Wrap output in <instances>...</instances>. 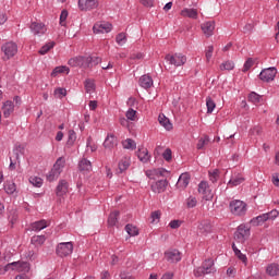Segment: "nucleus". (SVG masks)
<instances>
[{
	"mask_svg": "<svg viewBox=\"0 0 279 279\" xmlns=\"http://www.w3.org/2000/svg\"><path fill=\"white\" fill-rule=\"evenodd\" d=\"M99 62H101V58L99 57L78 56L70 59L68 64L70 66H80V69H93V66H97Z\"/></svg>",
	"mask_w": 279,
	"mask_h": 279,
	"instance_id": "nucleus-1",
	"label": "nucleus"
},
{
	"mask_svg": "<svg viewBox=\"0 0 279 279\" xmlns=\"http://www.w3.org/2000/svg\"><path fill=\"white\" fill-rule=\"evenodd\" d=\"M217 268H215V260L208 258L205 259L201 267L194 269L195 278H202V276H206L208 274H215Z\"/></svg>",
	"mask_w": 279,
	"mask_h": 279,
	"instance_id": "nucleus-2",
	"label": "nucleus"
},
{
	"mask_svg": "<svg viewBox=\"0 0 279 279\" xmlns=\"http://www.w3.org/2000/svg\"><path fill=\"white\" fill-rule=\"evenodd\" d=\"M279 213L276 209H272L269 213L259 215L253 219H251L250 223L251 226L258 227L263 226L265 221H272V219H276L278 217Z\"/></svg>",
	"mask_w": 279,
	"mask_h": 279,
	"instance_id": "nucleus-3",
	"label": "nucleus"
},
{
	"mask_svg": "<svg viewBox=\"0 0 279 279\" xmlns=\"http://www.w3.org/2000/svg\"><path fill=\"white\" fill-rule=\"evenodd\" d=\"M233 239L236 243H245L250 239V227L240 225L233 234Z\"/></svg>",
	"mask_w": 279,
	"mask_h": 279,
	"instance_id": "nucleus-4",
	"label": "nucleus"
},
{
	"mask_svg": "<svg viewBox=\"0 0 279 279\" xmlns=\"http://www.w3.org/2000/svg\"><path fill=\"white\" fill-rule=\"evenodd\" d=\"M56 254L60 258L71 256L73 254V242H61L57 245Z\"/></svg>",
	"mask_w": 279,
	"mask_h": 279,
	"instance_id": "nucleus-5",
	"label": "nucleus"
},
{
	"mask_svg": "<svg viewBox=\"0 0 279 279\" xmlns=\"http://www.w3.org/2000/svg\"><path fill=\"white\" fill-rule=\"evenodd\" d=\"M1 50L4 53L3 60H10V58H14L19 52V46L15 43L9 41L1 47Z\"/></svg>",
	"mask_w": 279,
	"mask_h": 279,
	"instance_id": "nucleus-6",
	"label": "nucleus"
},
{
	"mask_svg": "<svg viewBox=\"0 0 279 279\" xmlns=\"http://www.w3.org/2000/svg\"><path fill=\"white\" fill-rule=\"evenodd\" d=\"M165 60L173 66H184L186 64V56L182 53L167 54Z\"/></svg>",
	"mask_w": 279,
	"mask_h": 279,
	"instance_id": "nucleus-7",
	"label": "nucleus"
},
{
	"mask_svg": "<svg viewBox=\"0 0 279 279\" xmlns=\"http://www.w3.org/2000/svg\"><path fill=\"white\" fill-rule=\"evenodd\" d=\"M246 204L243 201H232L229 205L232 215H245Z\"/></svg>",
	"mask_w": 279,
	"mask_h": 279,
	"instance_id": "nucleus-8",
	"label": "nucleus"
},
{
	"mask_svg": "<svg viewBox=\"0 0 279 279\" xmlns=\"http://www.w3.org/2000/svg\"><path fill=\"white\" fill-rule=\"evenodd\" d=\"M277 74L278 70L276 68H267L259 73V80H262V82H274Z\"/></svg>",
	"mask_w": 279,
	"mask_h": 279,
	"instance_id": "nucleus-9",
	"label": "nucleus"
},
{
	"mask_svg": "<svg viewBox=\"0 0 279 279\" xmlns=\"http://www.w3.org/2000/svg\"><path fill=\"white\" fill-rule=\"evenodd\" d=\"M99 8L98 0H78V9L82 12H88L90 10H95Z\"/></svg>",
	"mask_w": 279,
	"mask_h": 279,
	"instance_id": "nucleus-10",
	"label": "nucleus"
},
{
	"mask_svg": "<svg viewBox=\"0 0 279 279\" xmlns=\"http://www.w3.org/2000/svg\"><path fill=\"white\" fill-rule=\"evenodd\" d=\"M94 34H109L112 32V24L108 22H99L93 26Z\"/></svg>",
	"mask_w": 279,
	"mask_h": 279,
	"instance_id": "nucleus-11",
	"label": "nucleus"
},
{
	"mask_svg": "<svg viewBox=\"0 0 279 279\" xmlns=\"http://www.w3.org/2000/svg\"><path fill=\"white\" fill-rule=\"evenodd\" d=\"M198 193L203 195V199H206V202L210 201L213 197V190H210V185H208L206 181H202L198 184Z\"/></svg>",
	"mask_w": 279,
	"mask_h": 279,
	"instance_id": "nucleus-12",
	"label": "nucleus"
},
{
	"mask_svg": "<svg viewBox=\"0 0 279 279\" xmlns=\"http://www.w3.org/2000/svg\"><path fill=\"white\" fill-rule=\"evenodd\" d=\"M167 186H169V181L165 180H159L156 181L150 185V189L153 193H165L167 191Z\"/></svg>",
	"mask_w": 279,
	"mask_h": 279,
	"instance_id": "nucleus-13",
	"label": "nucleus"
},
{
	"mask_svg": "<svg viewBox=\"0 0 279 279\" xmlns=\"http://www.w3.org/2000/svg\"><path fill=\"white\" fill-rule=\"evenodd\" d=\"M165 258L168 263H180L182 260V255L180 251L172 250L165 253Z\"/></svg>",
	"mask_w": 279,
	"mask_h": 279,
	"instance_id": "nucleus-14",
	"label": "nucleus"
},
{
	"mask_svg": "<svg viewBox=\"0 0 279 279\" xmlns=\"http://www.w3.org/2000/svg\"><path fill=\"white\" fill-rule=\"evenodd\" d=\"M8 267H11L12 271H14V269H16V271H24V272L29 271V263H27V262L9 263Z\"/></svg>",
	"mask_w": 279,
	"mask_h": 279,
	"instance_id": "nucleus-15",
	"label": "nucleus"
},
{
	"mask_svg": "<svg viewBox=\"0 0 279 279\" xmlns=\"http://www.w3.org/2000/svg\"><path fill=\"white\" fill-rule=\"evenodd\" d=\"M66 193H69V182L60 180L56 189V195L57 197H64Z\"/></svg>",
	"mask_w": 279,
	"mask_h": 279,
	"instance_id": "nucleus-16",
	"label": "nucleus"
},
{
	"mask_svg": "<svg viewBox=\"0 0 279 279\" xmlns=\"http://www.w3.org/2000/svg\"><path fill=\"white\" fill-rule=\"evenodd\" d=\"M191 182V174L189 172L182 173L177 182L178 189H186Z\"/></svg>",
	"mask_w": 279,
	"mask_h": 279,
	"instance_id": "nucleus-17",
	"label": "nucleus"
},
{
	"mask_svg": "<svg viewBox=\"0 0 279 279\" xmlns=\"http://www.w3.org/2000/svg\"><path fill=\"white\" fill-rule=\"evenodd\" d=\"M205 36L210 37L215 32V21H208L202 24Z\"/></svg>",
	"mask_w": 279,
	"mask_h": 279,
	"instance_id": "nucleus-18",
	"label": "nucleus"
},
{
	"mask_svg": "<svg viewBox=\"0 0 279 279\" xmlns=\"http://www.w3.org/2000/svg\"><path fill=\"white\" fill-rule=\"evenodd\" d=\"M29 28L35 36H38V34H45V32H47V28L45 27V24H43V23L33 22L31 24Z\"/></svg>",
	"mask_w": 279,
	"mask_h": 279,
	"instance_id": "nucleus-19",
	"label": "nucleus"
},
{
	"mask_svg": "<svg viewBox=\"0 0 279 279\" xmlns=\"http://www.w3.org/2000/svg\"><path fill=\"white\" fill-rule=\"evenodd\" d=\"M117 136L114 134H108L104 142V147L106 149H113V147H117Z\"/></svg>",
	"mask_w": 279,
	"mask_h": 279,
	"instance_id": "nucleus-20",
	"label": "nucleus"
},
{
	"mask_svg": "<svg viewBox=\"0 0 279 279\" xmlns=\"http://www.w3.org/2000/svg\"><path fill=\"white\" fill-rule=\"evenodd\" d=\"M3 117L8 119L12 112H14V102L7 100L2 106Z\"/></svg>",
	"mask_w": 279,
	"mask_h": 279,
	"instance_id": "nucleus-21",
	"label": "nucleus"
},
{
	"mask_svg": "<svg viewBox=\"0 0 279 279\" xmlns=\"http://www.w3.org/2000/svg\"><path fill=\"white\" fill-rule=\"evenodd\" d=\"M140 86L147 90V88H151V86H154V80L151 78V76L145 74L140 77Z\"/></svg>",
	"mask_w": 279,
	"mask_h": 279,
	"instance_id": "nucleus-22",
	"label": "nucleus"
},
{
	"mask_svg": "<svg viewBox=\"0 0 279 279\" xmlns=\"http://www.w3.org/2000/svg\"><path fill=\"white\" fill-rule=\"evenodd\" d=\"M137 158L141 162H149V158H151L149 156V150H147V148H138L137 153Z\"/></svg>",
	"mask_w": 279,
	"mask_h": 279,
	"instance_id": "nucleus-23",
	"label": "nucleus"
},
{
	"mask_svg": "<svg viewBox=\"0 0 279 279\" xmlns=\"http://www.w3.org/2000/svg\"><path fill=\"white\" fill-rule=\"evenodd\" d=\"M78 170L80 171H87L90 172L93 171V165L90 163V160L83 158L80 162H78Z\"/></svg>",
	"mask_w": 279,
	"mask_h": 279,
	"instance_id": "nucleus-24",
	"label": "nucleus"
},
{
	"mask_svg": "<svg viewBox=\"0 0 279 279\" xmlns=\"http://www.w3.org/2000/svg\"><path fill=\"white\" fill-rule=\"evenodd\" d=\"M47 226H49L47 223V220H39V221H35L31 225V228L34 232H40V230H45V228H47Z\"/></svg>",
	"mask_w": 279,
	"mask_h": 279,
	"instance_id": "nucleus-25",
	"label": "nucleus"
},
{
	"mask_svg": "<svg viewBox=\"0 0 279 279\" xmlns=\"http://www.w3.org/2000/svg\"><path fill=\"white\" fill-rule=\"evenodd\" d=\"M64 165H66V160L64 157H59L53 165L52 171H56L57 173H62V169H64Z\"/></svg>",
	"mask_w": 279,
	"mask_h": 279,
	"instance_id": "nucleus-26",
	"label": "nucleus"
},
{
	"mask_svg": "<svg viewBox=\"0 0 279 279\" xmlns=\"http://www.w3.org/2000/svg\"><path fill=\"white\" fill-rule=\"evenodd\" d=\"M213 230V226L208 221H202L198 225V231L201 234H208Z\"/></svg>",
	"mask_w": 279,
	"mask_h": 279,
	"instance_id": "nucleus-27",
	"label": "nucleus"
},
{
	"mask_svg": "<svg viewBox=\"0 0 279 279\" xmlns=\"http://www.w3.org/2000/svg\"><path fill=\"white\" fill-rule=\"evenodd\" d=\"M158 121L166 130H173V124H171V121H169V118H166L165 114H159Z\"/></svg>",
	"mask_w": 279,
	"mask_h": 279,
	"instance_id": "nucleus-28",
	"label": "nucleus"
},
{
	"mask_svg": "<svg viewBox=\"0 0 279 279\" xmlns=\"http://www.w3.org/2000/svg\"><path fill=\"white\" fill-rule=\"evenodd\" d=\"M266 274H268V276H279V265L274 263V264H269L266 268Z\"/></svg>",
	"mask_w": 279,
	"mask_h": 279,
	"instance_id": "nucleus-29",
	"label": "nucleus"
},
{
	"mask_svg": "<svg viewBox=\"0 0 279 279\" xmlns=\"http://www.w3.org/2000/svg\"><path fill=\"white\" fill-rule=\"evenodd\" d=\"M4 191L8 195H14L16 193V183L12 181H7L4 183Z\"/></svg>",
	"mask_w": 279,
	"mask_h": 279,
	"instance_id": "nucleus-30",
	"label": "nucleus"
},
{
	"mask_svg": "<svg viewBox=\"0 0 279 279\" xmlns=\"http://www.w3.org/2000/svg\"><path fill=\"white\" fill-rule=\"evenodd\" d=\"M243 182H245V178L238 174L229 180L228 186H239V184H243Z\"/></svg>",
	"mask_w": 279,
	"mask_h": 279,
	"instance_id": "nucleus-31",
	"label": "nucleus"
},
{
	"mask_svg": "<svg viewBox=\"0 0 279 279\" xmlns=\"http://www.w3.org/2000/svg\"><path fill=\"white\" fill-rule=\"evenodd\" d=\"M181 16H186L187 19H197V9H183L181 11Z\"/></svg>",
	"mask_w": 279,
	"mask_h": 279,
	"instance_id": "nucleus-32",
	"label": "nucleus"
},
{
	"mask_svg": "<svg viewBox=\"0 0 279 279\" xmlns=\"http://www.w3.org/2000/svg\"><path fill=\"white\" fill-rule=\"evenodd\" d=\"M119 215L120 213L118 210L111 213L108 218V226H110L111 228L117 226V223L119 222Z\"/></svg>",
	"mask_w": 279,
	"mask_h": 279,
	"instance_id": "nucleus-33",
	"label": "nucleus"
},
{
	"mask_svg": "<svg viewBox=\"0 0 279 279\" xmlns=\"http://www.w3.org/2000/svg\"><path fill=\"white\" fill-rule=\"evenodd\" d=\"M45 241H47L45 235H34L31 239L32 245H45Z\"/></svg>",
	"mask_w": 279,
	"mask_h": 279,
	"instance_id": "nucleus-34",
	"label": "nucleus"
},
{
	"mask_svg": "<svg viewBox=\"0 0 279 279\" xmlns=\"http://www.w3.org/2000/svg\"><path fill=\"white\" fill-rule=\"evenodd\" d=\"M118 167H119V173H123V171H128V169L130 168V159H128L126 157L122 158Z\"/></svg>",
	"mask_w": 279,
	"mask_h": 279,
	"instance_id": "nucleus-35",
	"label": "nucleus"
},
{
	"mask_svg": "<svg viewBox=\"0 0 279 279\" xmlns=\"http://www.w3.org/2000/svg\"><path fill=\"white\" fill-rule=\"evenodd\" d=\"M53 47H56V41H50V43L44 45L39 49L40 56H45L46 53H49V51H51V49H53Z\"/></svg>",
	"mask_w": 279,
	"mask_h": 279,
	"instance_id": "nucleus-36",
	"label": "nucleus"
},
{
	"mask_svg": "<svg viewBox=\"0 0 279 279\" xmlns=\"http://www.w3.org/2000/svg\"><path fill=\"white\" fill-rule=\"evenodd\" d=\"M206 107H207V114H213V111L215 110V108H217V104H215V100H213L211 97H207Z\"/></svg>",
	"mask_w": 279,
	"mask_h": 279,
	"instance_id": "nucleus-37",
	"label": "nucleus"
},
{
	"mask_svg": "<svg viewBox=\"0 0 279 279\" xmlns=\"http://www.w3.org/2000/svg\"><path fill=\"white\" fill-rule=\"evenodd\" d=\"M262 99H263V96L256 94L255 92H252L251 94H248V101H251V104H254L255 106L260 104Z\"/></svg>",
	"mask_w": 279,
	"mask_h": 279,
	"instance_id": "nucleus-38",
	"label": "nucleus"
},
{
	"mask_svg": "<svg viewBox=\"0 0 279 279\" xmlns=\"http://www.w3.org/2000/svg\"><path fill=\"white\" fill-rule=\"evenodd\" d=\"M69 66L65 65H61V66H57L53 69V71L51 72V77H56L58 74L60 73H66L69 74Z\"/></svg>",
	"mask_w": 279,
	"mask_h": 279,
	"instance_id": "nucleus-39",
	"label": "nucleus"
},
{
	"mask_svg": "<svg viewBox=\"0 0 279 279\" xmlns=\"http://www.w3.org/2000/svg\"><path fill=\"white\" fill-rule=\"evenodd\" d=\"M208 143H210V137H208V135L201 137L196 145V149H204V147H206V145H208Z\"/></svg>",
	"mask_w": 279,
	"mask_h": 279,
	"instance_id": "nucleus-40",
	"label": "nucleus"
},
{
	"mask_svg": "<svg viewBox=\"0 0 279 279\" xmlns=\"http://www.w3.org/2000/svg\"><path fill=\"white\" fill-rule=\"evenodd\" d=\"M123 148L124 149H136V142L132 138H126L124 142H122Z\"/></svg>",
	"mask_w": 279,
	"mask_h": 279,
	"instance_id": "nucleus-41",
	"label": "nucleus"
},
{
	"mask_svg": "<svg viewBox=\"0 0 279 279\" xmlns=\"http://www.w3.org/2000/svg\"><path fill=\"white\" fill-rule=\"evenodd\" d=\"M125 230L130 236H138V228L133 225H126Z\"/></svg>",
	"mask_w": 279,
	"mask_h": 279,
	"instance_id": "nucleus-42",
	"label": "nucleus"
},
{
	"mask_svg": "<svg viewBox=\"0 0 279 279\" xmlns=\"http://www.w3.org/2000/svg\"><path fill=\"white\" fill-rule=\"evenodd\" d=\"M234 69V61H226L220 64V71H232Z\"/></svg>",
	"mask_w": 279,
	"mask_h": 279,
	"instance_id": "nucleus-43",
	"label": "nucleus"
},
{
	"mask_svg": "<svg viewBox=\"0 0 279 279\" xmlns=\"http://www.w3.org/2000/svg\"><path fill=\"white\" fill-rule=\"evenodd\" d=\"M48 182H53L60 178L59 172H56V170L51 169L48 174L46 175Z\"/></svg>",
	"mask_w": 279,
	"mask_h": 279,
	"instance_id": "nucleus-44",
	"label": "nucleus"
},
{
	"mask_svg": "<svg viewBox=\"0 0 279 279\" xmlns=\"http://www.w3.org/2000/svg\"><path fill=\"white\" fill-rule=\"evenodd\" d=\"M66 19H69V11L62 10L60 14V25L61 27H66Z\"/></svg>",
	"mask_w": 279,
	"mask_h": 279,
	"instance_id": "nucleus-45",
	"label": "nucleus"
},
{
	"mask_svg": "<svg viewBox=\"0 0 279 279\" xmlns=\"http://www.w3.org/2000/svg\"><path fill=\"white\" fill-rule=\"evenodd\" d=\"M85 90L86 93H93V90H95V82H93V80L87 78L85 81Z\"/></svg>",
	"mask_w": 279,
	"mask_h": 279,
	"instance_id": "nucleus-46",
	"label": "nucleus"
},
{
	"mask_svg": "<svg viewBox=\"0 0 279 279\" xmlns=\"http://www.w3.org/2000/svg\"><path fill=\"white\" fill-rule=\"evenodd\" d=\"M209 180L213 182V184H216L217 180H219V169L209 171Z\"/></svg>",
	"mask_w": 279,
	"mask_h": 279,
	"instance_id": "nucleus-47",
	"label": "nucleus"
},
{
	"mask_svg": "<svg viewBox=\"0 0 279 279\" xmlns=\"http://www.w3.org/2000/svg\"><path fill=\"white\" fill-rule=\"evenodd\" d=\"M75 141H77V135L75 134V131L70 130L69 137H68V145L73 146Z\"/></svg>",
	"mask_w": 279,
	"mask_h": 279,
	"instance_id": "nucleus-48",
	"label": "nucleus"
},
{
	"mask_svg": "<svg viewBox=\"0 0 279 279\" xmlns=\"http://www.w3.org/2000/svg\"><path fill=\"white\" fill-rule=\"evenodd\" d=\"M29 182L31 184H33V186H36L37 189H40V186H43V180L38 177H31Z\"/></svg>",
	"mask_w": 279,
	"mask_h": 279,
	"instance_id": "nucleus-49",
	"label": "nucleus"
},
{
	"mask_svg": "<svg viewBox=\"0 0 279 279\" xmlns=\"http://www.w3.org/2000/svg\"><path fill=\"white\" fill-rule=\"evenodd\" d=\"M252 66H254V59L248 58L243 65V69H242L243 73H247V71L251 70Z\"/></svg>",
	"mask_w": 279,
	"mask_h": 279,
	"instance_id": "nucleus-50",
	"label": "nucleus"
},
{
	"mask_svg": "<svg viewBox=\"0 0 279 279\" xmlns=\"http://www.w3.org/2000/svg\"><path fill=\"white\" fill-rule=\"evenodd\" d=\"M126 41L128 37H125V33H120L117 35L116 43H118V45H125Z\"/></svg>",
	"mask_w": 279,
	"mask_h": 279,
	"instance_id": "nucleus-51",
	"label": "nucleus"
},
{
	"mask_svg": "<svg viewBox=\"0 0 279 279\" xmlns=\"http://www.w3.org/2000/svg\"><path fill=\"white\" fill-rule=\"evenodd\" d=\"M186 206L187 208H195L197 206V198H195L194 196H190L186 199Z\"/></svg>",
	"mask_w": 279,
	"mask_h": 279,
	"instance_id": "nucleus-52",
	"label": "nucleus"
},
{
	"mask_svg": "<svg viewBox=\"0 0 279 279\" xmlns=\"http://www.w3.org/2000/svg\"><path fill=\"white\" fill-rule=\"evenodd\" d=\"M126 119H129V121H136V110L134 109H129L125 113Z\"/></svg>",
	"mask_w": 279,
	"mask_h": 279,
	"instance_id": "nucleus-53",
	"label": "nucleus"
},
{
	"mask_svg": "<svg viewBox=\"0 0 279 279\" xmlns=\"http://www.w3.org/2000/svg\"><path fill=\"white\" fill-rule=\"evenodd\" d=\"M54 95L58 97V99H62V97H66V89L59 87L54 89Z\"/></svg>",
	"mask_w": 279,
	"mask_h": 279,
	"instance_id": "nucleus-54",
	"label": "nucleus"
},
{
	"mask_svg": "<svg viewBox=\"0 0 279 279\" xmlns=\"http://www.w3.org/2000/svg\"><path fill=\"white\" fill-rule=\"evenodd\" d=\"M162 158H163L167 162H170V160H171V158H172L171 148H167V149L163 151Z\"/></svg>",
	"mask_w": 279,
	"mask_h": 279,
	"instance_id": "nucleus-55",
	"label": "nucleus"
},
{
	"mask_svg": "<svg viewBox=\"0 0 279 279\" xmlns=\"http://www.w3.org/2000/svg\"><path fill=\"white\" fill-rule=\"evenodd\" d=\"M213 51H215V47L208 46L205 53L207 62H210V58H213Z\"/></svg>",
	"mask_w": 279,
	"mask_h": 279,
	"instance_id": "nucleus-56",
	"label": "nucleus"
},
{
	"mask_svg": "<svg viewBox=\"0 0 279 279\" xmlns=\"http://www.w3.org/2000/svg\"><path fill=\"white\" fill-rule=\"evenodd\" d=\"M181 225H182V222L180 220H171L169 223V227L172 230H178V228H180Z\"/></svg>",
	"mask_w": 279,
	"mask_h": 279,
	"instance_id": "nucleus-57",
	"label": "nucleus"
},
{
	"mask_svg": "<svg viewBox=\"0 0 279 279\" xmlns=\"http://www.w3.org/2000/svg\"><path fill=\"white\" fill-rule=\"evenodd\" d=\"M235 256L239 257L242 263H247V256L240 251H235Z\"/></svg>",
	"mask_w": 279,
	"mask_h": 279,
	"instance_id": "nucleus-58",
	"label": "nucleus"
},
{
	"mask_svg": "<svg viewBox=\"0 0 279 279\" xmlns=\"http://www.w3.org/2000/svg\"><path fill=\"white\" fill-rule=\"evenodd\" d=\"M87 148L90 149V151H97V145L93 144V138H87Z\"/></svg>",
	"mask_w": 279,
	"mask_h": 279,
	"instance_id": "nucleus-59",
	"label": "nucleus"
},
{
	"mask_svg": "<svg viewBox=\"0 0 279 279\" xmlns=\"http://www.w3.org/2000/svg\"><path fill=\"white\" fill-rule=\"evenodd\" d=\"M23 151V147L22 146H17L16 149L13 150V154L15 156V160H17V162H20V155Z\"/></svg>",
	"mask_w": 279,
	"mask_h": 279,
	"instance_id": "nucleus-60",
	"label": "nucleus"
},
{
	"mask_svg": "<svg viewBox=\"0 0 279 279\" xmlns=\"http://www.w3.org/2000/svg\"><path fill=\"white\" fill-rule=\"evenodd\" d=\"M141 3H143V5H145L146 8H151V5H154V0H140Z\"/></svg>",
	"mask_w": 279,
	"mask_h": 279,
	"instance_id": "nucleus-61",
	"label": "nucleus"
},
{
	"mask_svg": "<svg viewBox=\"0 0 279 279\" xmlns=\"http://www.w3.org/2000/svg\"><path fill=\"white\" fill-rule=\"evenodd\" d=\"M151 219L153 221H156L157 219H160V211H153L151 213Z\"/></svg>",
	"mask_w": 279,
	"mask_h": 279,
	"instance_id": "nucleus-62",
	"label": "nucleus"
},
{
	"mask_svg": "<svg viewBox=\"0 0 279 279\" xmlns=\"http://www.w3.org/2000/svg\"><path fill=\"white\" fill-rule=\"evenodd\" d=\"M89 109L90 110H97V101L96 100H90L89 101Z\"/></svg>",
	"mask_w": 279,
	"mask_h": 279,
	"instance_id": "nucleus-63",
	"label": "nucleus"
},
{
	"mask_svg": "<svg viewBox=\"0 0 279 279\" xmlns=\"http://www.w3.org/2000/svg\"><path fill=\"white\" fill-rule=\"evenodd\" d=\"M161 279H173V272H166V274H163Z\"/></svg>",
	"mask_w": 279,
	"mask_h": 279,
	"instance_id": "nucleus-64",
	"label": "nucleus"
}]
</instances>
